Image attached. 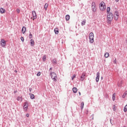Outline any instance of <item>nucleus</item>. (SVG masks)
I'll return each instance as SVG.
<instances>
[{
  "mask_svg": "<svg viewBox=\"0 0 127 127\" xmlns=\"http://www.w3.org/2000/svg\"><path fill=\"white\" fill-rule=\"evenodd\" d=\"M116 2H119V0H115Z\"/></svg>",
  "mask_w": 127,
  "mask_h": 127,
  "instance_id": "46",
  "label": "nucleus"
},
{
  "mask_svg": "<svg viewBox=\"0 0 127 127\" xmlns=\"http://www.w3.org/2000/svg\"><path fill=\"white\" fill-rule=\"evenodd\" d=\"M0 13H4V12H5V9H4L3 8L1 7L0 8Z\"/></svg>",
  "mask_w": 127,
  "mask_h": 127,
  "instance_id": "12",
  "label": "nucleus"
},
{
  "mask_svg": "<svg viewBox=\"0 0 127 127\" xmlns=\"http://www.w3.org/2000/svg\"><path fill=\"white\" fill-rule=\"evenodd\" d=\"M72 91L74 94H76V93H77V91H78V89H77V88L76 87H73L72 88Z\"/></svg>",
  "mask_w": 127,
  "mask_h": 127,
  "instance_id": "16",
  "label": "nucleus"
},
{
  "mask_svg": "<svg viewBox=\"0 0 127 127\" xmlns=\"http://www.w3.org/2000/svg\"><path fill=\"white\" fill-rule=\"evenodd\" d=\"M50 75L54 82H56L57 81V79H56V78H57V74H56V73L50 71Z\"/></svg>",
  "mask_w": 127,
  "mask_h": 127,
  "instance_id": "2",
  "label": "nucleus"
},
{
  "mask_svg": "<svg viewBox=\"0 0 127 127\" xmlns=\"http://www.w3.org/2000/svg\"><path fill=\"white\" fill-rule=\"evenodd\" d=\"M115 16H117L119 17V12L118 11H116L115 12V14H114Z\"/></svg>",
  "mask_w": 127,
  "mask_h": 127,
  "instance_id": "24",
  "label": "nucleus"
},
{
  "mask_svg": "<svg viewBox=\"0 0 127 127\" xmlns=\"http://www.w3.org/2000/svg\"><path fill=\"white\" fill-rule=\"evenodd\" d=\"M65 19L66 21H68L70 19V15H66L65 16Z\"/></svg>",
  "mask_w": 127,
  "mask_h": 127,
  "instance_id": "23",
  "label": "nucleus"
},
{
  "mask_svg": "<svg viewBox=\"0 0 127 127\" xmlns=\"http://www.w3.org/2000/svg\"><path fill=\"white\" fill-rule=\"evenodd\" d=\"M54 32L55 34H58L59 33V30H58V28H56L54 29Z\"/></svg>",
  "mask_w": 127,
  "mask_h": 127,
  "instance_id": "14",
  "label": "nucleus"
},
{
  "mask_svg": "<svg viewBox=\"0 0 127 127\" xmlns=\"http://www.w3.org/2000/svg\"><path fill=\"white\" fill-rule=\"evenodd\" d=\"M118 87H122V85H121L120 84H118Z\"/></svg>",
  "mask_w": 127,
  "mask_h": 127,
  "instance_id": "40",
  "label": "nucleus"
},
{
  "mask_svg": "<svg viewBox=\"0 0 127 127\" xmlns=\"http://www.w3.org/2000/svg\"><path fill=\"white\" fill-rule=\"evenodd\" d=\"M17 91L15 90L14 91V94H15V93H17Z\"/></svg>",
  "mask_w": 127,
  "mask_h": 127,
  "instance_id": "43",
  "label": "nucleus"
},
{
  "mask_svg": "<svg viewBox=\"0 0 127 127\" xmlns=\"http://www.w3.org/2000/svg\"><path fill=\"white\" fill-rule=\"evenodd\" d=\"M85 24H86V19L83 20V21H82L81 22L82 26H84V25H85Z\"/></svg>",
  "mask_w": 127,
  "mask_h": 127,
  "instance_id": "20",
  "label": "nucleus"
},
{
  "mask_svg": "<svg viewBox=\"0 0 127 127\" xmlns=\"http://www.w3.org/2000/svg\"><path fill=\"white\" fill-rule=\"evenodd\" d=\"M41 75V72H40V71H39L37 74V76L38 77H39V76H40Z\"/></svg>",
  "mask_w": 127,
  "mask_h": 127,
  "instance_id": "32",
  "label": "nucleus"
},
{
  "mask_svg": "<svg viewBox=\"0 0 127 127\" xmlns=\"http://www.w3.org/2000/svg\"><path fill=\"white\" fill-rule=\"evenodd\" d=\"M127 95V91H125V93L123 94V95L122 96V98H123V99H125V98H126V96Z\"/></svg>",
  "mask_w": 127,
  "mask_h": 127,
  "instance_id": "21",
  "label": "nucleus"
},
{
  "mask_svg": "<svg viewBox=\"0 0 127 127\" xmlns=\"http://www.w3.org/2000/svg\"><path fill=\"white\" fill-rule=\"evenodd\" d=\"M29 95L30 96V99H31V100L34 99V98H35L34 94H32L31 93H30L29 94Z\"/></svg>",
  "mask_w": 127,
  "mask_h": 127,
  "instance_id": "11",
  "label": "nucleus"
},
{
  "mask_svg": "<svg viewBox=\"0 0 127 127\" xmlns=\"http://www.w3.org/2000/svg\"><path fill=\"white\" fill-rule=\"evenodd\" d=\"M92 10L94 12H96V3L92 2L91 4Z\"/></svg>",
  "mask_w": 127,
  "mask_h": 127,
  "instance_id": "4",
  "label": "nucleus"
},
{
  "mask_svg": "<svg viewBox=\"0 0 127 127\" xmlns=\"http://www.w3.org/2000/svg\"><path fill=\"white\" fill-rule=\"evenodd\" d=\"M76 78V75L74 74L72 77H71V79L74 80V78Z\"/></svg>",
  "mask_w": 127,
  "mask_h": 127,
  "instance_id": "34",
  "label": "nucleus"
},
{
  "mask_svg": "<svg viewBox=\"0 0 127 127\" xmlns=\"http://www.w3.org/2000/svg\"><path fill=\"white\" fill-rule=\"evenodd\" d=\"M110 123H111V125L113 126V123L112 122V119H110Z\"/></svg>",
  "mask_w": 127,
  "mask_h": 127,
  "instance_id": "39",
  "label": "nucleus"
},
{
  "mask_svg": "<svg viewBox=\"0 0 127 127\" xmlns=\"http://www.w3.org/2000/svg\"><path fill=\"white\" fill-rule=\"evenodd\" d=\"M114 19L115 20H118V19H119V17H118L117 16H114Z\"/></svg>",
  "mask_w": 127,
  "mask_h": 127,
  "instance_id": "33",
  "label": "nucleus"
},
{
  "mask_svg": "<svg viewBox=\"0 0 127 127\" xmlns=\"http://www.w3.org/2000/svg\"><path fill=\"white\" fill-rule=\"evenodd\" d=\"M112 100L113 101H115L116 100V93L113 94Z\"/></svg>",
  "mask_w": 127,
  "mask_h": 127,
  "instance_id": "26",
  "label": "nucleus"
},
{
  "mask_svg": "<svg viewBox=\"0 0 127 127\" xmlns=\"http://www.w3.org/2000/svg\"><path fill=\"white\" fill-rule=\"evenodd\" d=\"M90 43H94V38H89Z\"/></svg>",
  "mask_w": 127,
  "mask_h": 127,
  "instance_id": "19",
  "label": "nucleus"
},
{
  "mask_svg": "<svg viewBox=\"0 0 127 127\" xmlns=\"http://www.w3.org/2000/svg\"><path fill=\"white\" fill-rule=\"evenodd\" d=\"M0 44H1V46H2V47H4V46L6 45V42H5L4 40L2 39L0 41Z\"/></svg>",
  "mask_w": 127,
  "mask_h": 127,
  "instance_id": "7",
  "label": "nucleus"
},
{
  "mask_svg": "<svg viewBox=\"0 0 127 127\" xmlns=\"http://www.w3.org/2000/svg\"><path fill=\"white\" fill-rule=\"evenodd\" d=\"M31 46H34V41L33 39L30 40Z\"/></svg>",
  "mask_w": 127,
  "mask_h": 127,
  "instance_id": "15",
  "label": "nucleus"
},
{
  "mask_svg": "<svg viewBox=\"0 0 127 127\" xmlns=\"http://www.w3.org/2000/svg\"><path fill=\"white\" fill-rule=\"evenodd\" d=\"M48 7V3H46L44 5V9L45 10H47V8Z\"/></svg>",
  "mask_w": 127,
  "mask_h": 127,
  "instance_id": "18",
  "label": "nucleus"
},
{
  "mask_svg": "<svg viewBox=\"0 0 127 127\" xmlns=\"http://www.w3.org/2000/svg\"><path fill=\"white\" fill-rule=\"evenodd\" d=\"M86 78V73L83 72L80 76V81H84V79Z\"/></svg>",
  "mask_w": 127,
  "mask_h": 127,
  "instance_id": "6",
  "label": "nucleus"
},
{
  "mask_svg": "<svg viewBox=\"0 0 127 127\" xmlns=\"http://www.w3.org/2000/svg\"><path fill=\"white\" fill-rule=\"evenodd\" d=\"M43 62H45L46 61V56H44L42 58Z\"/></svg>",
  "mask_w": 127,
  "mask_h": 127,
  "instance_id": "29",
  "label": "nucleus"
},
{
  "mask_svg": "<svg viewBox=\"0 0 127 127\" xmlns=\"http://www.w3.org/2000/svg\"><path fill=\"white\" fill-rule=\"evenodd\" d=\"M122 84H123V82L121 81L120 82V85H121V86H122Z\"/></svg>",
  "mask_w": 127,
  "mask_h": 127,
  "instance_id": "45",
  "label": "nucleus"
},
{
  "mask_svg": "<svg viewBox=\"0 0 127 127\" xmlns=\"http://www.w3.org/2000/svg\"><path fill=\"white\" fill-rule=\"evenodd\" d=\"M113 110L114 111V112H115V111H116V105L113 106Z\"/></svg>",
  "mask_w": 127,
  "mask_h": 127,
  "instance_id": "35",
  "label": "nucleus"
},
{
  "mask_svg": "<svg viewBox=\"0 0 127 127\" xmlns=\"http://www.w3.org/2000/svg\"><path fill=\"white\" fill-rule=\"evenodd\" d=\"M21 40L22 42H23V41H24V38H23V37H21Z\"/></svg>",
  "mask_w": 127,
  "mask_h": 127,
  "instance_id": "36",
  "label": "nucleus"
},
{
  "mask_svg": "<svg viewBox=\"0 0 127 127\" xmlns=\"http://www.w3.org/2000/svg\"><path fill=\"white\" fill-rule=\"evenodd\" d=\"M26 117H27V118H28L29 117V114H26Z\"/></svg>",
  "mask_w": 127,
  "mask_h": 127,
  "instance_id": "42",
  "label": "nucleus"
},
{
  "mask_svg": "<svg viewBox=\"0 0 127 127\" xmlns=\"http://www.w3.org/2000/svg\"><path fill=\"white\" fill-rule=\"evenodd\" d=\"M51 70H52V67H50V70H49L51 71Z\"/></svg>",
  "mask_w": 127,
  "mask_h": 127,
  "instance_id": "47",
  "label": "nucleus"
},
{
  "mask_svg": "<svg viewBox=\"0 0 127 127\" xmlns=\"http://www.w3.org/2000/svg\"><path fill=\"white\" fill-rule=\"evenodd\" d=\"M100 9L102 10V11H104L105 9H106V5H105V2L104 1H102L100 4Z\"/></svg>",
  "mask_w": 127,
  "mask_h": 127,
  "instance_id": "3",
  "label": "nucleus"
},
{
  "mask_svg": "<svg viewBox=\"0 0 127 127\" xmlns=\"http://www.w3.org/2000/svg\"><path fill=\"white\" fill-rule=\"evenodd\" d=\"M100 79V72H98L96 73V81L97 82H99Z\"/></svg>",
  "mask_w": 127,
  "mask_h": 127,
  "instance_id": "8",
  "label": "nucleus"
},
{
  "mask_svg": "<svg viewBox=\"0 0 127 127\" xmlns=\"http://www.w3.org/2000/svg\"><path fill=\"white\" fill-rule=\"evenodd\" d=\"M114 63H117V59H115L114 61Z\"/></svg>",
  "mask_w": 127,
  "mask_h": 127,
  "instance_id": "41",
  "label": "nucleus"
},
{
  "mask_svg": "<svg viewBox=\"0 0 127 127\" xmlns=\"http://www.w3.org/2000/svg\"><path fill=\"white\" fill-rule=\"evenodd\" d=\"M78 93H79V96H81V92H79Z\"/></svg>",
  "mask_w": 127,
  "mask_h": 127,
  "instance_id": "48",
  "label": "nucleus"
},
{
  "mask_svg": "<svg viewBox=\"0 0 127 127\" xmlns=\"http://www.w3.org/2000/svg\"><path fill=\"white\" fill-rule=\"evenodd\" d=\"M29 38L30 39H31L32 38V34H31V32H30V34L29 35Z\"/></svg>",
  "mask_w": 127,
  "mask_h": 127,
  "instance_id": "31",
  "label": "nucleus"
},
{
  "mask_svg": "<svg viewBox=\"0 0 127 127\" xmlns=\"http://www.w3.org/2000/svg\"><path fill=\"white\" fill-rule=\"evenodd\" d=\"M107 19L108 23H111L113 19H114V14L112 12L107 14Z\"/></svg>",
  "mask_w": 127,
  "mask_h": 127,
  "instance_id": "1",
  "label": "nucleus"
},
{
  "mask_svg": "<svg viewBox=\"0 0 127 127\" xmlns=\"http://www.w3.org/2000/svg\"><path fill=\"white\" fill-rule=\"evenodd\" d=\"M94 38V33L93 32H91L89 34V38Z\"/></svg>",
  "mask_w": 127,
  "mask_h": 127,
  "instance_id": "17",
  "label": "nucleus"
},
{
  "mask_svg": "<svg viewBox=\"0 0 127 127\" xmlns=\"http://www.w3.org/2000/svg\"><path fill=\"white\" fill-rule=\"evenodd\" d=\"M126 42L127 44V39L126 40Z\"/></svg>",
  "mask_w": 127,
  "mask_h": 127,
  "instance_id": "49",
  "label": "nucleus"
},
{
  "mask_svg": "<svg viewBox=\"0 0 127 127\" xmlns=\"http://www.w3.org/2000/svg\"><path fill=\"white\" fill-rule=\"evenodd\" d=\"M32 15H33V20L34 19H36L37 18V15H36V12L35 11H32Z\"/></svg>",
  "mask_w": 127,
  "mask_h": 127,
  "instance_id": "5",
  "label": "nucleus"
},
{
  "mask_svg": "<svg viewBox=\"0 0 127 127\" xmlns=\"http://www.w3.org/2000/svg\"><path fill=\"white\" fill-rule=\"evenodd\" d=\"M16 11H17V13H19V12H20V10H19V9L17 8L16 9Z\"/></svg>",
  "mask_w": 127,
  "mask_h": 127,
  "instance_id": "37",
  "label": "nucleus"
},
{
  "mask_svg": "<svg viewBox=\"0 0 127 127\" xmlns=\"http://www.w3.org/2000/svg\"><path fill=\"white\" fill-rule=\"evenodd\" d=\"M84 109V102H82L81 103V109L83 110Z\"/></svg>",
  "mask_w": 127,
  "mask_h": 127,
  "instance_id": "28",
  "label": "nucleus"
},
{
  "mask_svg": "<svg viewBox=\"0 0 127 127\" xmlns=\"http://www.w3.org/2000/svg\"><path fill=\"white\" fill-rule=\"evenodd\" d=\"M110 11H111V8L110 7H108L107 9V14L109 13H111V12H110Z\"/></svg>",
  "mask_w": 127,
  "mask_h": 127,
  "instance_id": "22",
  "label": "nucleus"
},
{
  "mask_svg": "<svg viewBox=\"0 0 127 127\" xmlns=\"http://www.w3.org/2000/svg\"><path fill=\"white\" fill-rule=\"evenodd\" d=\"M20 100L21 101H22V96H21V97L18 96L17 98V101H20Z\"/></svg>",
  "mask_w": 127,
  "mask_h": 127,
  "instance_id": "27",
  "label": "nucleus"
},
{
  "mask_svg": "<svg viewBox=\"0 0 127 127\" xmlns=\"http://www.w3.org/2000/svg\"><path fill=\"white\" fill-rule=\"evenodd\" d=\"M29 92H31L32 91V88H29Z\"/></svg>",
  "mask_w": 127,
  "mask_h": 127,
  "instance_id": "38",
  "label": "nucleus"
},
{
  "mask_svg": "<svg viewBox=\"0 0 127 127\" xmlns=\"http://www.w3.org/2000/svg\"><path fill=\"white\" fill-rule=\"evenodd\" d=\"M101 80H103V76L101 77Z\"/></svg>",
  "mask_w": 127,
  "mask_h": 127,
  "instance_id": "50",
  "label": "nucleus"
},
{
  "mask_svg": "<svg viewBox=\"0 0 127 127\" xmlns=\"http://www.w3.org/2000/svg\"><path fill=\"white\" fill-rule=\"evenodd\" d=\"M24 106H23V108H24V110H25L27 111V109L28 108V103L27 102H26L24 103Z\"/></svg>",
  "mask_w": 127,
  "mask_h": 127,
  "instance_id": "9",
  "label": "nucleus"
},
{
  "mask_svg": "<svg viewBox=\"0 0 127 127\" xmlns=\"http://www.w3.org/2000/svg\"><path fill=\"white\" fill-rule=\"evenodd\" d=\"M127 111V105H126L124 108V112H126Z\"/></svg>",
  "mask_w": 127,
  "mask_h": 127,
  "instance_id": "30",
  "label": "nucleus"
},
{
  "mask_svg": "<svg viewBox=\"0 0 127 127\" xmlns=\"http://www.w3.org/2000/svg\"><path fill=\"white\" fill-rule=\"evenodd\" d=\"M52 63L54 64V65H56L57 64V61L56 60V59L53 60Z\"/></svg>",
  "mask_w": 127,
  "mask_h": 127,
  "instance_id": "13",
  "label": "nucleus"
},
{
  "mask_svg": "<svg viewBox=\"0 0 127 127\" xmlns=\"http://www.w3.org/2000/svg\"><path fill=\"white\" fill-rule=\"evenodd\" d=\"M25 31H26V27L25 26H23L21 29V32L23 34L25 33Z\"/></svg>",
  "mask_w": 127,
  "mask_h": 127,
  "instance_id": "10",
  "label": "nucleus"
},
{
  "mask_svg": "<svg viewBox=\"0 0 127 127\" xmlns=\"http://www.w3.org/2000/svg\"><path fill=\"white\" fill-rule=\"evenodd\" d=\"M14 72H15V73H17V70H14Z\"/></svg>",
  "mask_w": 127,
  "mask_h": 127,
  "instance_id": "44",
  "label": "nucleus"
},
{
  "mask_svg": "<svg viewBox=\"0 0 127 127\" xmlns=\"http://www.w3.org/2000/svg\"><path fill=\"white\" fill-rule=\"evenodd\" d=\"M109 56H110V54H109V53H106L104 55L105 58H108V57H109Z\"/></svg>",
  "mask_w": 127,
  "mask_h": 127,
  "instance_id": "25",
  "label": "nucleus"
}]
</instances>
